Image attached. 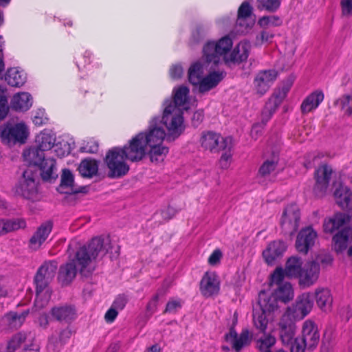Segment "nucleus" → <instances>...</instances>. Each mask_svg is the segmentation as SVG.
Returning a JSON list of instances; mask_svg holds the SVG:
<instances>
[{"label": "nucleus", "mask_w": 352, "mask_h": 352, "mask_svg": "<svg viewBox=\"0 0 352 352\" xmlns=\"http://www.w3.org/2000/svg\"><path fill=\"white\" fill-rule=\"evenodd\" d=\"M162 126L164 125L160 118H154L150 122L147 131L139 133L129 141L126 150V157L129 161H140L146 153L152 162L164 160L168 153V148L162 146L166 136Z\"/></svg>", "instance_id": "obj_1"}, {"label": "nucleus", "mask_w": 352, "mask_h": 352, "mask_svg": "<svg viewBox=\"0 0 352 352\" xmlns=\"http://www.w3.org/2000/svg\"><path fill=\"white\" fill-rule=\"evenodd\" d=\"M109 245L108 239L104 241L101 237H95L87 245L80 248L76 252L75 259L60 266L58 276L59 282L63 285H69L76 276L77 267L82 276H89L94 270L92 261L105 255Z\"/></svg>", "instance_id": "obj_2"}, {"label": "nucleus", "mask_w": 352, "mask_h": 352, "mask_svg": "<svg viewBox=\"0 0 352 352\" xmlns=\"http://www.w3.org/2000/svg\"><path fill=\"white\" fill-rule=\"evenodd\" d=\"M189 89L186 86H181L173 91V100L164 101V111L160 121L166 127L168 134L177 138L184 130L183 110L188 102Z\"/></svg>", "instance_id": "obj_3"}, {"label": "nucleus", "mask_w": 352, "mask_h": 352, "mask_svg": "<svg viewBox=\"0 0 352 352\" xmlns=\"http://www.w3.org/2000/svg\"><path fill=\"white\" fill-rule=\"evenodd\" d=\"M57 270L56 261H45L38 269L34 277L36 286V296L35 305L39 309L45 307L50 298V294L47 289L49 283L54 278Z\"/></svg>", "instance_id": "obj_4"}, {"label": "nucleus", "mask_w": 352, "mask_h": 352, "mask_svg": "<svg viewBox=\"0 0 352 352\" xmlns=\"http://www.w3.org/2000/svg\"><path fill=\"white\" fill-rule=\"evenodd\" d=\"M226 76L224 72H212L207 76L204 75V66L199 62L191 65L188 69V80L198 86L199 91L204 93L216 87Z\"/></svg>", "instance_id": "obj_5"}, {"label": "nucleus", "mask_w": 352, "mask_h": 352, "mask_svg": "<svg viewBox=\"0 0 352 352\" xmlns=\"http://www.w3.org/2000/svg\"><path fill=\"white\" fill-rule=\"evenodd\" d=\"M320 341V333L314 322L307 320L302 327L301 336L295 339L291 352H305L316 349Z\"/></svg>", "instance_id": "obj_6"}, {"label": "nucleus", "mask_w": 352, "mask_h": 352, "mask_svg": "<svg viewBox=\"0 0 352 352\" xmlns=\"http://www.w3.org/2000/svg\"><path fill=\"white\" fill-rule=\"evenodd\" d=\"M129 145L123 148L114 147L110 149L105 157V163L109 169L108 177L110 178H118L125 175L129 167L124 160H129L126 157V150Z\"/></svg>", "instance_id": "obj_7"}, {"label": "nucleus", "mask_w": 352, "mask_h": 352, "mask_svg": "<svg viewBox=\"0 0 352 352\" xmlns=\"http://www.w3.org/2000/svg\"><path fill=\"white\" fill-rule=\"evenodd\" d=\"M28 134V129L23 122L15 123L9 121L0 126L1 141L9 146L25 143Z\"/></svg>", "instance_id": "obj_8"}, {"label": "nucleus", "mask_w": 352, "mask_h": 352, "mask_svg": "<svg viewBox=\"0 0 352 352\" xmlns=\"http://www.w3.org/2000/svg\"><path fill=\"white\" fill-rule=\"evenodd\" d=\"M232 40L229 36H225L217 42L208 41L203 47L204 56L207 63L217 65L221 57L225 60V56L232 47Z\"/></svg>", "instance_id": "obj_9"}, {"label": "nucleus", "mask_w": 352, "mask_h": 352, "mask_svg": "<svg viewBox=\"0 0 352 352\" xmlns=\"http://www.w3.org/2000/svg\"><path fill=\"white\" fill-rule=\"evenodd\" d=\"M201 147L211 153H219L221 150H230L232 147L231 137H222L219 133L212 131H204L200 138Z\"/></svg>", "instance_id": "obj_10"}, {"label": "nucleus", "mask_w": 352, "mask_h": 352, "mask_svg": "<svg viewBox=\"0 0 352 352\" xmlns=\"http://www.w3.org/2000/svg\"><path fill=\"white\" fill-rule=\"evenodd\" d=\"M284 278L283 268L278 267L272 274L271 285L276 286L273 293L278 300L286 303L294 298V292L291 283L285 281Z\"/></svg>", "instance_id": "obj_11"}, {"label": "nucleus", "mask_w": 352, "mask_h": 352, "mask_svg": "<svg viewBox=\"0 0 352 352\" xmlns=\"http://www.w3.org/2000/svg\"><path fill=\"white\" fill-rule=\"evenodd\" d=\"M300 222V212L296 204L287 205L282 214L280 226L285 235L292 236L298 230Z\"/></svg>", "instance_id": "obj_12"}, {"label": "nucleus", "mask_w": 352, "mask_h": 352, "mask_svg": "<svg viewBox=\"0 0 352 352\" xmlns=\"http://www.w3.org/2000/svg\"><path fill=\"white\" fill-rule=\"evenodd\" d=\"M291 86L292 82H289L287 85H283L280 89H276L266 102L261 113V124L265 126L276 112L279 105L286 97Z\"/></svg>", "instance_id": "obj_13"}, {"label": "nucleus", "mask_w": 352, "mask_h": 352, "mask_svg": "<svg viewBox=\"0 0 352 352\" xmlns=\"http://www.w3.org/2000/svg\"><path fill=\"white\" fill-rule=\"evenodd\" d=\"M15 193L27 199H33L37 194L35 174L29 168L23 172L22 178L14 188Z\"/></svg>", "instance_id": "obj_14"}, {"label": "nucleus", "mask_w": 352, "mask_h": 352, "mask_svg": "<svg viewBox=\"0 0 352 352\" xmlns=\"http://www.w3.org/2000/svg\"><path fill=\"white\" fill-rule=\"evenodd\" d=\"M313 305L311 294L303 293L298 296L296 303L292 307H288L285 314L289 313V316L296 320H301L311 311Z\"/></svg>", "instance_id": "obj_15"}, {"label": "nucleus", "mask_w": 352, "mask_h": 352, "mask_svg": "<svg viewBox=\"0 0 352 352\" xmlns=\"http://www.w3.org/2000/svg\"><path fill=\"white\" fill-rule=\"evenodd\" d=\"M289 314H284L278 322V333L280 339L284 345L294 344L293 341L296 334V326L295 320Z\"/></svg>", "instance_id": "obj_16"}, {"label": "nucleus", "mask_w": 352, "mask_h": 352, "mask_svg": "<svg viewBox=\"0 0 352 352\" xmlns=\"http://www.w3.org/2000/svg\"><path fill=\"white\" fill-rule=\"evenodd\" d=\"M278 75V72L274 69L258 72L254 80V87L256 94L263 96L274 84Z\"/></svg>", "instance_id": "obj_17"}, {"label": "nucleus", "mask_w": 352, "mask_h": 352, "mask_svg": "<svg viewBox=\"0 0 352 352\" xmlns=\"http://www.w3.org/2000/svg\"><path fill=\"white\" fill-rule=\"evenodd\" d=\"M317 232L311 227L302 228L297 235L296 248L298 252L307 254L315 244Z\"/></svg>", "instance_id": "obj_18"}, {"label": "nucleus", "mask_w": 352, "mask_h": 352, "mask_svg": "<svg viewBox=\"0 0 352 352\" xmlns=\"http://www.w3.org/2000/svg\"><path fill=\"white\" fill-rule=\"evenodd\" d=\"M319 273L320 266L318 263L314 261L307 263L298 277L300 286L305 288L315 284L318 278Z\"/></svg>", "instance_id": "obj_19"}, {"label": "nucleus", "mask_w": 352, "mask_h": 352, "mask_svg": "<svg viewBox=\"0 0 352 352\" xmlns=\"http://www.w3.org/2000/svg\"><path fill=\"white\" fill-rule=\"evenodd\" d=\"M225 340L232 345L235 352H240L243 348L250 344L251 336L248 329H243L238 335L234 327H231L229 333L225 335Z\"/></svg>", "instance_id": "obj_20"}, {"label": "nucleus", "mask_w": 352, "mask_h": 352, "mask_svg": "<svg viewBox=\"0 0 352 352\" xmlns=\"http://www.w3.org/2000/svg\"><path fill=\"white\" fill-rule=\"evenodd\" d=\"M333 173L332 168L327 164L320 166L315 173V192L322 196L326 192Z\"/></svg>", "instance_id": "obj_21"}, {"label": "nucleus", "mask_w": 352, "mask_h": 352, "mask_svg": "<svg viewBox=\"0 0 352 352\" xmlns=\"http://www.w3.org/2000/svg\"><path fill=\"white\" fill-rule=\"evenodd\" d=\"M351 239L352 229L349 227L341 229L333 236V250L338 254L342 253L347 249L349 243Z\"/></svg>", "instance_id": "obj_22"}, {"label": "nucleus", "mask_w": 352, "mask_h": 352, "mask_svg": "<svg viewBox=\"0 0 352 352\" xmlns=\"http://www.w3.org/2000/svg\"><path fill=\"white\" fill-rule=\"evenodd\" d=\"M52 229L50 222L41 224L33 234L29 241V248L34 251L38 250L46 241Z\"/></svg>", "instance_id": "obj_23"}, {"label": "nucleus", "mask_w": 352, "mask_h": 352, "mask_svg": "<svg viewBox=\"0 0 352 352\" xmlns=\"http://www.w3.org/2000/svg\"><path fill=\"white\" fill-rule=\"evenodd\" d=\"M200 291L205 297L217 295L219 291V282L214 274L206 272L200 282Z\"/></svg>", "instance_id": "obj_24"}, {"label": "nucleus", "mask_w": 352, "mask_h": 352, "mask_svg": "<svg viewBox=\"0 0 352 352\" xmlns=\"http://www.w3.org/2000/svg\"><path fill=\"white\" fill-rule=\"evenodd\" d=\"M286 245L281 241H275L270 243L266 250L263 252V256L265 262L272 265L275 260L281 256L286 250Z\"/></svg>", "instance_id": "obj_25"}, {"label": "nucleus", "mask_w": 352, "mask_h": 352, "mask_svg": "<svg viewBox=\"0 0 352 352\" xmlns=\"http://www.w3.org/2000/svg\"><path fill=\"white\" fill-rule=\"evenodd\" d=\"M250 44L248 41H241L232 50L229 56H225V62L241 63L247 60Z\"/></svg>", "instance_id": "obj_26"}, {"label": "nucleus", "mask_w": 352, "mask_h": 352, "mask_svg": "<svg viewBox=\"0 0 352 352\" xmlns=\"http://www.w3.org/2000/svg\"><path fill=\"white\" fill-rule=\"evenodd\" d=\"M350 217L345 213L338 212L332 217L324 219L323 223L324 231L332 233L349 221Z\"/></svg>", "instance_id": "obj_27"}, {"label": "nucleus", "mask_w": 352, "mask_h": 352, "mask_svg": "<svg viewBox=\"0 0 352 352\" xmlns=\"http://www.w3.org/2000/svg\"><path fill=\"white\" fill-rule=\"evenodd\" d=\"M333 197L336 204L342 209L349 207L352 204V192L350 189L342 184L336 188Z\"/></svg>", "instance_id": "obj_28"}, {"label": "nucleus", "mask_w": 352, "mask_h": 352, "mask_svg": "<svg viewBox=\"0 0 352 352\" xmlns=\"http://www.w3.org/2000/svg\"><path fill=\"white\" fill-rule=\"evenodd\" d=\"M324 100V94L322 91H316L309 94L302 101L300 109L303 114L308 113L316 109Z\"/></svg>", "instance_id": "obj_29"}, {"label": "nucleus", "mask_w": 352, "mask_h": 352, "mask_svg": "<svg viewBox=\"0 0 352 352\" xmlns=\"http://www.w3.org/2000/svg\"><path fill=\"white\" fill-rule=\"evenodd\" d=\"M51 315L58 321L69 322L75 318L76 311L68 305L54 307L51 309Z\"/></svg>", "instance_id": "obj_30"}, {"label": "nucleus", "mask_w": 352, "mask_h": 352, "mask_svg": "<svg viewBox=\"0 0 352 352\" xmlns=\"http://www.w3.org/2000/svg\"><path fill=\"white\" fill-rule=\"evenodd\" d=\"M278 298L275 296L274 293L268 294L262 291L258 294V303L260 309L263 312L274 311L278 307Z\"/></svg>", "instance_id": "obj_31"}, {"label": "nucleus", "mask_w": 352, "mask_h": 352, "mask_svg": "<svg viewBox=\"0 0 352 352\" xmlns=\"http://www.w3.org/2000/svg\"><path fill=\"white\" fill-rule=\"evenodd\" d=\"M32 104V98L28 92L15 94L11 101V107L16 111H25Z\"/></svg>", "instance_id": "obj_32"}, {"label": "nucleus", "mask_w": 352, "mask_h": 352, "mask_svg": "<svg viewBox=\"0 0 352 352\" xmlns=\"http://www.w3.org/2000/svg\"><path fill=\"white\" fill-rule=\"evenodd\" d=\"M315 298L317 305L324 311L331 309L333 297L327 288H318L315 291Z\"/></svg>", "instance_id": "obj_33"}, {"label": "nucleus", "mask_w": 352, "mask_h": 352, "mask_svg": "<svg viewBox=\"0 0 352 352\" xmlns=\"http://www.w3.org/2000/svg\"><path fill=\"white\" fill-rule=\"evenodd\" d=\"M302 261L298 256H292L286 262L285 267L283 269L284 278H298L302 268Z\"/></svg>", "instance_id": "obj_34"}, {"label": "nucleus", "mask_w": 352, "mask_h": 352, "mask_svg": "<svg viewBox=\"0 0 352 352\" xmlns=\"http://www.w3.org/2000/svg\"><path fill=\"white\" fill-rule=\"evenodd\" d=\"M29 311H24L21 313L10 311L6 314L2 318V322L11 329H18L25 322Z\"/></svg>", "instance_id": "obj_35"}, {"label": "nucleus", "mask_w": 352, "mask_h": 352, "mask_svg": "<svg viewBox=\"0 0 352 352\" xmlns=\"http://www.w3.org/2000/svg\"><path fill=\"white\" fill-rule=\"evenodd\" d=\"M23 157L24 160L30 165L39 166L45 158L44 152L37 146L31 147L23 151Z\"/></svg>", "instance_id": "obj_36"}, {"label": "nucleus", "mask_w": 352, "mask_h": 352, "mask_svg": "<svg viewBox=\"0 0 352 352\" xmlns=\"http://www.w3.org/2000/svg\"><path fill=\"white\" fill-rule=\"evenodd\" d=\"M26 78V74L24 71L16 67L9 69L5 76L8 84L16 87H20L23 85Z\"/></svg>", "instance_id": "obj_37"}, {"label": "nucleus", "mask_w": 352, "mask_h": 352, "mask_svg": "<svg viewBox=\"0 0 352 352\" xmlns=\"http://www.w3.org/2000/svg\"><path fill=\"white\" fill-rule=\"evenodd\" d=\"M55 135L45 130L36 137V146L43 152L51 150L55 146Z\"/></svg>", "instance_id": "obj_38"}, {"label": "nucleus", "mask_w": 352, "mask_h": 352, "mask_svg": "<svg viewBox=\"0 0 352 352\" xmlns=\"http://www.w3.org/2000/svg\"><path fill=\"white\" fill-rule=\"evenodd\" d=\"M38 167L41 170V176L43 180L50 181L57 178L56 162L53 158H47Z\"/></svg>", "instance_id": "obj_39"}, {"label": "nucleus", "mask_w": 352, "mask_h": 352, "mask_svg": "<svg viewBox=\"0 0 352 352\" xmlns=\"http://www.w3.org/2000/svg\"><path fill=\"white\" fill-rule=\"evenodd\" d=\"M78 170L83 177L91 178L98 173V163L93 159H85L80 162Z\"/></svg>", "instance_id": "obj_40"}, {"label": "nucleus", "mask_w": 352, "mask_h": 352, "mask_svg": "<svg viewBox=\"0 0 352 352\" xmlns=\"http://www.w3.org/2000/svg\"><path fill=\"white\" fill-rule=\"evenodd\" d=\"M276 338L270 334H264L256 341L257 348L260 352H271V348L275 344Z\"/></svg>", "instance_id": "obj_41"}, {"label": "nucleus", "mask_w": 352, "mask_h": 352, "mask_svg": "<svg viewBox=\"0 0 352 352\" xmlns=\"http://www.w3.org/2000/svg\"><path fill=\"white\" fill-rule=\"evenodd\" d=\"M74 179L72 173L69 169H64L61 175L60 188H67L65 193L76 192L74 188Z\"/></svg>", "instance_id": "obj_42"}, {"label": "nucleus", "mask_w": 352, "mask_h": 352, "mask_svg": "<svg viewBox=\"0 0 352 352\" xmlns=\"http://www.w3.org/2000/svg\"><path fill=\"white\" fill-rule=\"evenodd\" d=\"M345 114L352 115V95H344L334 102Z\"/></svg>", "instance_id": "obj_43"}, {"label": "nucleus", "mask_w": 352, "mask_h": 352, "mask_svg": "<svg viewBox=\"0 0 352 352\" xmlns=\"http://www.w3.org/2000/svg\"><path fill=\"white\" fill-rule=\"evenodd\" d=\"M278 162V157L276 155H274L270 160H266L259 168V175L262 177L270 175L276 169Z\"/></svg>", "instance_id": "obj_44"}, {"label": "nucleus", "mask_w": 352, "mask_h": 352, "mask_svg": "<svg viewBox=\"0 0 352 352\" xmlns=\"http://www.w3.org/2000/svg\"><path fill=\"white\" fill-rule=\"evenodd\" d=\"M267 312L263 311H254L253 321L256 328L261 331H265L267 329L268 320L266 318Z\"/></svg>", "instance_id": "obj_45"}, {"label": "nucleus", "mask_w": 352, "mask_h": 352, "mask_svg": "<svg viewBox=\"0 0 352 352\" xmlns=\"http://www.w3.org/2000/svg\"><path fill=\"white\" fill-rule=\"evenodd\" d=\"M3 223L5 226L6 234L16 231L21 228H24L26 226L25 221L23 219H4Z\"/></svg>", "instance_id": "obj_46"}, {"label": "nucleus", "mask_w": 352, "mask_h": 352, "mask_svg": "<svg viewBox=\"0 0 352 352\" xmlns=\"http://www.w3.org/2000/svg\"><path fill=\"white\" fill-rule=\"evenodd\" d=\"M282 24V20L278 16H264L259 19L258 25L263 28H265L268 26H280Z\"/></svg>", "instance_id": "obj_47"}, {"label": "nucleus", "mask_w": 352, "mask_h": 352, "mask_svg": "<svg viewBox=\"0 0 352 352\" xmlns=\"http://www.w3.org/2000/svg\"><path fill=\"white\" fill-rule=\"evenodd\" d=\"M252 7L248 2H243L239 8L237 24H241L244 18H250Z\"/></svg>", "instance_id": "obj_48"}, {"label": "nucleus", "mask_w": 352, "mask_h": 352, "mask_svg": "<svg viewBox=\"0 0 352 352\" xmlns=\"http://www.w3.org/2000/svg\"><path fill=\"white\" fill-rule=\"evenodd\" d=\"M160 295H162V294L161 291H158L148 302L146 309V312L150 315H152L156 311Z\"/></svg>", "instance_id": "obj_49"}, {"label": "nucleus", "mask_w": 352, "mask_h": 352, "mask_svg": "<svg viewBox=\"0 0 352 352\" xmlns=\"http://www.w3.org/2000/svg\"><path fill=\"white\" fill-rule=\"evenodd\" d=\"M261 3L263 8L270 12H276L280 6V0H263Z\"/></svg>", "instance_id": "obj_50"}, {"label": "nucleus", "mask_w": 352, "mask_h": 352, "mask_svg": "<svg viewBox=\"0 0 352 352\" xmlns=\"http://www.w3.org/2000/svg\"><path fill=\"white\" fill-rule=\"evenodd\" d=\"M182 307V302L178 299H170L166 304L164 313H175Z\"/></svg>", "instance_id": "obj_51"}, {"label": "nucleus", "mask_w": 352, "mask_h": 352, "mask_svg": "<svg viewBox=\"0 0 352 352\" xmlns=\"http://www.w3.org/2000/svg\"><path fill=\"white\" fill-rule=\"evenodd\" d=\"M273 36L274 35L270 32L263 30L256 35L255 44L256 45H261L263 43L270 41Z\"/></svg>", "instance_id": "obj_52"}, {"label": "nucleus", "mask_w": 352, "mask_h": 352, "mask_svg": "<svg viewBox=\"0 0 352 352\" xmlns=\"http://www.w3.org/2000/svg\"><path fill=\"white\" fill-rule=\"evenodd\" d=\"M128 299L124 295H119L112 304V307L118 310H122L127 303Z\"/></svg>", "instance_id": "obj_53"}, {"label": "nucleus", "mask_w": 352, "mask_h": 352, "mask_svg": "<svg viewBox=\"0 0 352 352\" xmlns=\"http://www.w3.org/2000/svg\"><path fill=\"white\" fill-rule=\"evenodd\" d=\"M236 27L238 28V32L241 33L247 32L248 30L252 26L253 21L250 18H244L241 24H237L236 22Z\"/></svg>", "instance_id": "obj_54"}, {"label": "nucleus", "mask_w": 352, "mask_h": 352, "mask_svg": "<svg viewBox=\"0 0 352 352\" xmlns=\"http://www.w3.org/2000/svg\"><path fill=\"white\" fill-rule=\"evenodd\" d=\"M340 6L343 15L350 16L352 14V0H341Z\"/></svg>", "instance_id": "obj_55"}, {"label": "nucleus", "mask_w": 352, "mask_h": 352, "mask_svg": "<svg viewBox=\"0 0 352 352\" xmlns=\"http://www.w3.org/2000/svg\"><path fill=\"white\" fill-rule=\"evenodd\" d=\"M222 257V252L220 250L217 249L211 254L208 258V263L210 265L214 266L217 265Z\"/></svg>", "instance_id": "obj_56"}, {"label": "nucleus", "mask_w": 352, "mask_h": 352, "mask_svg": "<svg viewBox=\"0 0 352 352\" xmlns=\"http://www.w3.org/2000/svg\"><path fill=\"white\" fill-rule=\"evenodd\" d=\"M9 288L8 281L5 277L0 276V297H6L8 296Z\"/></svg>", "instance_id": "obj_57"}, {"label": "nucleus", "mask_w": 352, "mask_h": 352, "mask_svg": "<svg viewBox=\"0 0 352 352\" xmlns=\"http://www.w3.org/2000/svg\"><path fill=\"white\" fill-rule=\"evenodd\" d=\"M223 151H225V153L222 154L221 159L219 160V164L222 168H228V166L229 165V162L231 160V156H232V155L230 153L231 148L230 150L227 149V150H223Z\"/></svg>", "instance_id": "obj_58"}, {"label": "nucleus", "mask_w": 352, "mask_h": 352, "mask_svg": "<svg viewBox=\"0 0 352 352\" xmlns=\"http://www.w3.org/2000/svg\"><path fill=\"white\" fill-rule=\"evenodd\" d=\"M184 72V69L180 65H173L170 69V77L173 79L179 78Z\"/></svg>", "instance_id": "obj_59"}, {"label": "nucleus", "mask_w": 352, "mask_h": 352, "mask_svg": "<svg viewBox=\"0 0 352 352\" xmlns=\"http://www.w3.org/2000/svg\"><path fill=\"white\" fill-rule=\"evenodd\" d=\"M118 309L111 306L106 312L104 319L107 322H113L118 316Z\"/></svg>", "instance_id": "obj_60"}, {"label": "nucleus", "mask_w": 352, "mask_h": 352, "mask_svg": "<svg viewBox=\"0 0 352 352\" xmlns=\"http://www.w3.org/2000/svg\"><path fill=\"white\" fill-rule=\"evenodd\" d=\"M263 126L264 125L261 123H256L254 124L250 133L252 138L256 140L261 134Z\"/></svg>", "instance_id": "obj_61"}, {"label": "nucleus", "mask_w": 352, "mask_h": 352, "mask_svg": "<svg viewBox=\"0 0 352 352\" xmlns=\"http://www.w3.org/2000/svg\"><path fill=\"white\" fill-rule=\"evenodd\" d=\"M5 44V41H3V38L1 35H0V74L4 70L5 64L3 61V49Z\"/></svg>", "instance_id": "obj_62"}, {"label": "nucleus", "mask_w": 352, "mask_h": 352, "mask_svg": "<svg viewBox=\"0 0 352 352\" xmlns=\"http://www.w3.org/2000/svg\"><path fill=\"white\" fill-rule=\"evenodd\" d=\"M37 323L40 327L46 329L49 324V318L47 314H41L37 319Z\"/></svg>", "instance_id": "obj_63"}, {"label": "nucleus", "mask_w": 352, "mask_h": 352, "mask_svg": "<svg viewBox=\"0 0 352 352\" xmlns=\"http://www.w3.org/2000/svg\"><path fill=\"white\" fill-rule=\"evenodd\" d=\"M204 115L202 111H197L192 116V122L195 125H197L202 121Z\"/></svg>", "instance_id": "obj_64"}]
</instances>
